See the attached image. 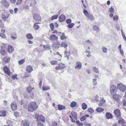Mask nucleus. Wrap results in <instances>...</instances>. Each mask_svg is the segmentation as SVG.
<instances>
[{
	"label": "nucleus",
	"instance_id": "nucleus-1",
	"mask_svg": "<svg viewBox=\"0 0 126 126\" xmlns=\"http://www.w3.org/2000/svg\"><path fill=\"white\" fill-rule=\"evenodd\" d=\"M38 106L35 102H31L29 104L28 109L30 111L33 112L36 110Z\"/></svg>",
	"mask_w": 126,
	"mask_h": 126
},
{
	"label": "nucleus",
	"instance_id": "nucleus-2",
	"mask_svg": "<svg viewBox=\"0 0 126 126\" xmlns=\"http://www.w3.org/2000/svg\"><path fill=\"white\" fill-rule=\"evenodd\" d=\"M117 87L121 91L124 92L126 90V86L121 83L117 84Z\"/></svg>",
	"mask_w": 126,
	"mask_h": 126
},
{
	"label": "nucleus",
	"instance_id": "nucleus-3",
	"mask_svg": "<svg viewBox=\"0 0 126 126\" xmlns=\"http://www.w3.org/2000/svg\"><path fill=\"white\" fill-rule=\"evenodd\" d=\"M113 98L117 102H119L122 96L118 94H115L113 95Z\"/></svg>",
	"mask_w": 126,
	"mask_h": 126
},
{
	"label": "nucleus",
	"instance_id": "nucleus-4",
	"mask_svg": "<svg viewBox=\"0 0 126 126\" xmlns=\"http://www.w3.org/2000/svg\"><path fill=\"white\" fill-rule=\"evenodd\" d=\"M2 17L3 19H6L8 18L9 16V15L6 12L3 10L2 11Z\"/></svg>",
	"mask_w": 126,
	"mask_h": 126
},
{
	"label": "nucleus",
	"instance_id": "nucleus-5",
	"mask_svg": "<svg viewBox=\"0 0 126 126\" xmlns=\"http://www.w3.org/2000/svg\"><path fill=\"white\" fill-rule=\"evenodd\" d=\"M33 18L37 21H40L41 19V18L40 16L37 14H34L33 16Z\"/></svg>",
	"mask_w": 126,
	"mask_h": 126
},
{
	"label": "nucleus",
	"instance_id": "nucleus-6",
	"mask_svg": "<svg viewBox=\"0 0 126 126\" xmlns=\"http://www.w3.org/2000/svg\"><path fill=\"white\" fill-rule=\"evenodd\" d=\"M114 113L117 117H120L121 116L120 111L118 109H117L115 110L114 111Z\"/></svg>",
	"mask_w": 126,
	"mask_h": 126
},
{
	"label": "nucleus",
	"instance_id": "nucleus-7",
	"mask_svg": "<svg viewBox=\"0 0 126 126\" xmlns=\"http://www.w3.org/2000/svg\"><path fill=\"white\" fill-rule=\"evenodd\" d=\"M0 2L6 8H8L9 6V3L6 0H2Z\"/></svg>",
	"mask_w": 126,
	"mask_h": 126
},
{
	"label": "nucleus",
	"instance_id": "nucleus-8",
	"mask_svg": "<svg viewBox=\"0 0 126 126\" xmlns=\"http://www.w3.org/2000/svg\"><path fill=\"white\" fill-rule=\"evenodd\" d=\"M76 66L75 68L77 69H80L82 67V64L81 62L79 61H78L76 63Z\"/></svg>",
	"mask_w": 126,
	"mask_h": 126
},
{
	"label": "nucleus",
	"instance_id": "nucleus-9",
	"mask_svg": "<svg viewBox=\"0 0 126 126\" xmlns=\"http://www.w3.org/2000/svg\"><path fill=\"white\" fill-rule=\"evenodd\" d=\"M14 49L13 47L11 45H8V46L7 50L9 53H12L14 51Z\"/></svg>",
	"mask_w": 126,
	"mask_h": 126
},
{
	"label": "nucleus",
	"instance_id": "nucleus-10",
	"mask_svg": "<svg viewBox=\"0 0 126 126\" xmlns=\"http://www.w3.org/2000/svg\"><path fill=\"white\" fill-rule=\"evenodd\" d=\"M65 66L64 64L62 63H60L59 64L58 66L55 67V69L57 70H60L63 68Z\"/></svg>",
	"mask_w": 126,
	"mask_h": 126
},
{
	"label": "nucleus",
	"instance_id": "nucleus-11",
	"mask_svg": "<svg viewBox=\"0 0 126 126\" xmlns=\"http://www.w3.org/2000/svg\"><path fill=\"white\" fill-rule=\"evenodd\" d=\"M59 20L60 22L64 21L65 20V15H62L59 17Z\"/></svg>",
	"mask_w": 126,
	"mask_h": 126
},
{
	"label": "nucleus",
	"instance_id": "nucleus-12",
	"mask_svg": "<svg viewBox=\"0 0 126 126\" xmlns=\"http://www.w3.org/2000/svg\"><path fill=\"white\" fill-rule=\"evenodd\" d=\"M58 38V37L54 34H52L49 36L50 40L52 41L57 40Z\"/></svg>",
	"mask_w": 126,
	"mask_h": 126
},
{
	"label": "nucleus",
	"instance_id": "nucleus-13",
	"mask_svg": "<svg viewBox=\"0 0 126 126\" xmlns=\"http://www.w3.org/2000/svg\"><path fill=\"white\" fill-rule=\"evenodd\" d=\"M3 69L5 73L7 74L8 75H10V72L8 67L5 66L3 68Z\"/></svg>",
	"mask_w": 126,
	"mask_h": 126
},
{
	"label": "nucleus",
	"instance_id": "nucleus-14",
	"mask_svg": "<svg viewBox=\"0 0 126 126\" xmlns=\"http://www.w3.org/2000/svg\"><path fill=\"white\" fill-rule=\"evenodd\" d=\"M106 116L107 119H112L113 116L112 114L110 112H107L106 113Z\"/></svg>",
	"mask_w": 126,
	"mask_h": 126
},
{
	"label": "nucleus",
	"instance_id": "nucleus-15",
	"mask_svg": "<svg viewBox=\"0 0 126 126\" xmlns=\"http://www.w3.org/2000/svg\"><path fill=\"white\" fill-rule=\"evenodd\" d=\"M4 47L3 46H1L0 47V54L2 55H4L6 53L5 50L3 49Z\"/></svg>",
	"mask_w": 126,
	"mask_h": 126
},
{
	"label": "nucleus",
	"instance_id": "nucleus-16",
	"mask_svg": "<svg viewBox=\"0 0 126 126\" xmlns=\"http://www.w3.org/2000/svg\"><path fill=\"white\" fill-rule=\"evenodd\" d=\"M106 101L103 98H102L101 99L100 102L99 103L98 105L99 106H103L104 105V103Z\"/></svg>",
	"mask_w": 126,
	"mask_h": 126
},
{
	"label": "nucleus",
	"instance_id": "nucleus-17",
	"mask_svg": "<svg viewBox=\"0 0 126 126\" xmlns=\"http://www.w3.org/2000/svg\"><path fill=\"white\" fill-rule=\"evenodd\" d=\"M33 70L32 67L30 65L27 66L26 68V71L28 73H30Z\"/></svg>",
	"mask_w": 126,
	"mask_h": 126
},
{
	"label": "nucleus",
	"instance_id": "nucleus-18",
	"mask_svg": "<svg viewBox=\"0 0 126 126\" xmlns=\"http://www.w3.org/2000/svg\"><path fill=\"white\" fill-rule=\"evenodd\" d=\"M22 123L23 126H29V122L26 120L22 121Z\"/></svg>",
	"mask_w": 126,
	"mask_h": 126
},
{
	"label": "nucleus",
	"instance_id": "nucleus-19",
	"mask_svg": "<svg viewBox=\"0 0 126 126\" xmlns=\"http://www.w3.org/2000/svg\"><path fill=\"white\" fill-rule=\"evenodd\" d=\"M11 106L12 109L13 110H15L17 109L16 105L15 103H12L11 105Z\"/></svg>",
	"mask_w": 126,
	"mask_h": 126
},
{
	"label": "nucleus",
	"instance_id": "nucleus-20",
	"mask_svg": "<svg viewBox=\"0 0 126 126\" xmlns=\"http://www.w3.org/2000/svg\"><path fill=\"white\" fill-rule=\"evenodd\" d=\"M67 45L68 44L67 42H64L62 43L61 45V46L62 47H63L65 48L67 47Z\"/></svg>",
	"mask_w": 126,
	"mask_h": 126
},
{
	"label": "nucleus",
	"instance_id": "nucleus-21",
	"mask_svg": "<svg viewBox=\"0 0 126 126\" xmlns=\"http://www.w3.org/2000/svg\"><path fill=\"white\" fill-rule=\"evenodd\" d=\"M6 111L4 110L0 111V116H6Z\"/></svg>",
	"mask_w": 126,
	"mask_h": 126
},
{
	"label": "nucleus",
	"instance_id": "nucleus-22",
	"mask_svg": "<svg viewBox=\"0 0 126 126\" xmlns=\"http://www.w3.org/2000/svg\"><path fill=\"white\" fill-rule=\"evenodd\" d=\"M34 88L33 87L32 88L31 86H29L27 88L28 92L29 93H30L31 92L32 90Z\"/></svg>",
	"mask_w": 126,
	"mask_h": 126
},
{
	"label": "nucleus",
	"instance_id": "nucleus-23",
	"mask_svg": "<svg viewBox=\"0 0 126 126\" xmlns=\"http://www.w3.org/2000/svg\"><path fill=\"white\" fill-rule=\"evenodd\" d=\"M3 61L7 63H8L10 61V59L8 57H5L4 58L2 59Z\"/></svg>",
	"mask_w": 126,
	"mask_h": 126
},
{
	"label": "nucleus",
	"instance_id": "nucleus-24",
	"mask_svg": "<svg viewBox=\"0 0 126 126\" xmlns=\"http://www.w3.org/2000/svg\"><path fill=\"white\" fill-rule=\"evenodd\" d=\"M38 23H35L33 25V27L34 29L36 30H38L39 28V26L37 25V24Z\"/></svg>",
	"mask_w": 126,
	"mask_h": 126
},
{
	"label": "nucleus",
	"instance_id": "nucleus-25",
	"mask_svg": "<svg viewBox=\"0 0 126 126\" xmlns=\"http://www.w3.org/2000/svg\"><path fill=\"white\" fill-rule=\"evenodd\" d=\"M39 118V120H40L43 122H44L45 121V118L42 115H40L37 119Z\"/></svg>",
	"mask_w": 126,
	"mask_h": 126
},
{
	"label": "nucleus",
	"instance_id": "nucleus-26",
	"mask_svg": "<svg viewBox=\"0 0 126 126\" xmlns=\"http://www.w3.org/2000/svg\"><path fill=\"white\" fill-rule=\"evenodd\" d=\"M104 110V109L102 108L99 107L97 108L95 110L96 112H100L103 111Z\"/></svg>",
	"mask_w": 126,
	"mask_h": 126
},
{
	"label": "nucleus",
	"instance_id": "nucleus-27",
	"mask_svg": "<svg viewBox=\"0 0 126 126\" xmlns=\"http://www.w3.org/2000/svg\"><path fill=\"white\" fill-rule=\"evenodd\" d=\"M88 16V19L91 21H93L95 19V18L92 15H90Z\"/></svg>",
	"mask_w": 126,
	"mask_h": 126
},
{
	"label": "nucleus",
	"instance_id": "nucleus-28",
	"mask_svg": "<svg viewBox=\"0 0 126 126\" xmlns=\"http://www.w3.org/2000/svg\"><path fill=\"white\" fill-rule=\"evenodd\" d=\"M58 109L59 110H62L65 108V107L64 106L61 105H58Z\"/></svg>",
	"mask_w": 126,
	"mask_h": 126
},
{
	"label": "nucleus",
	"instance_id": "nucleus-29",
	"mask_svg": "<svg viewBox=\"0 0 126 126\" xmlns=\"http://www.w3.org/2000/svg\"><path fill=\"white\" fill-rule=\"evenodd\" d=\"M26 37L28 39H33V37L31 34H27L26 35Z\"/></svg>",
	"mask_w": 126,
	"mask_h": 126
},
{
	"label": "nucleus",
	"instance_id": "nucleus-30",
	"mask_svg": "<svg viewBox=\"0 0 126 126\" xmlns=\"http://www.w3.org/2000/svg\"><path fill=\"white\" fill-rule=\"evenodd\" d=\"M77 105L76 103L74 101L72 102L71 103L70 106L72 107H75Z\"/></svg>",
	"mask_w": 126,
	"mask_h": 126
},
{
	"label": "nucleus",
	"instance_id": "nucleus-31",
	"mask_svg": "<svg viewBox=\"0 0 126 126\" xmlns=\"http://www.w3.org/2000/svg\"><path fill=\"white\" fill-rule=\"evenodd\" d=\"M71 114L74 118L77 119V114L76 113L73 112H71Z\"/></svg>",
	"mask_w": 126,
	"mask_h": 126
},
{
	"label": "nucleus",
	"instance_id": "nucleus-32",
	"mask_svg": "<svg viewBox=\"0 0 126 126\" xmlns=\"http://www.w3.org/2000/svg\"><path fill=\"white\" fill-rule=\"evenodd\" d=\"M82 108L83 110H85L87 108V105L84 103H82Z\"/></svg>",
	"mask_w": 126,
	"mask_h": 126
},
{
	"label": "nucleus",
	"instance_id": "nucleus-33",
	"mask_svg": "<svg viewBox=\"0 0 126 126\" xmlns=\"http://www.w3.org/2000/svg\"><path fill=\"white\" fill-rule=\"evenodd\" d=\"M93 70L94 72L96 73H99V70L97 68H96L95 67H94Z\"/></svg>",
	"mask_w": 126,
	"mask_h": 126
},
{
	"label": "nucleus",
	"instance_id": "nucleus-34",
	"mask_svg": "<svg viewBox=\"0 0 126 126\" xmlns=\"http://www.w3.org/2000/svg\"><path fill=\"white\" fill-rule=\"evenodd\" d=\"M102 50L103 52L105 53H107L108 50L107 48L106 47H102Z\"/></svg>",
	"mask_w": 126,
	"mask_h": 126
},
{
	"label": "nucleus",
	"instance_id": "nucleus-35",
	"mask_svg": "<svg viewBox=\"0 0 126 126\" xmlns=\"http://www.w3.org/2000/svg\"><path fill=\"white\" fill-rule=\"evenodd\" d=\"M42 89L44 91H46L49 90L50 89V87L48 86H43L42 87Z\"/></svg>",
	"mask_w": 126,
	"mask_h": 126
},
{
	"label": "nucleus",
	"instance_id": "nucleus-36",
	"mask_svg": "<svg viewBox=\"0 0 126 126\" xmlns=\"http://www.w3.org/2000/svg\"><path fill=\"white\" fill-rule=\"evenodd\" d=\"M62 34L60 38L61 40H64L66 38V37L65 36L64 34L63 33H62Z\"/></svg>",
	"mask_w": 126,
	"mask_h": 126
},
{
	"label": "nucleus",
	"instance_id": "nucleus-37",
	"mask_svg": "<svg viewBox=\"0 0 126 126\" xmlns=\"http://www.w3.org/2000/svg\"><path fill=\"white\" fill-rule=\"evenodd\" d=\"M58 16V15H53L51 17V19L53 20L54 19H56L57 18Z\"/></svg>",
	"mask_w": 126,
	"mask_h": 126
},
{
	"label": "nucleus",
	"instance_id": "nucleus-38",
	"mask_svg": "<svg viewBox=\"0 0 126 126\" xmlns=\"http://www.w3.org/2000/svg\"><path fill=\"white\" fill-rule=\"evenodd\" d=\"M86 45H91L92 43V42L89 40H87L85 41Z\"/></svg>",
	"mask_w": 126,
	"mask_h": 126
},
{
	"label": "nucleus",
	"instance_id": "nucleus-39",
	"mask_svg": "<svg viewBox=\"0 0 126 126\" xmlns=\"http://www.w3.org/2000/svg\"><path fill=\"white\" fill-rule=\"evenodd\" d=\"M50 63L51 64L53 65L56 64H58L57 61L55 60L51 61L50 62Z\"/></svg>",
	"mask_w": 126,
	"mask_h": 126
},
{
	"label": "nucleus",
	"instance_id": "nucleus-40",
	"mask_svg": "<svg viewBox=\"0 0 126 126\" xmlns=\"http://www.w3.org/2000/svg\"><path fill=\"white\" fill-rule=\"evenodd\" d=\"M76 123L78 126H81L83 125L82 122L80 123L79 121L77 120L76 122Z\"/></svg>",
	"mask_w": 126,
	"mask_h": 126
},
{
	"label": "nucleus",
	"instance_id": "nucleus-41",
	"mask_svg": "<svg viewBox=\"0 0 126 126\" xmlns=\"http://www.w3.org/2000/svg\"><path fill=\"white\" fill-rule=\"evenodd\" d=\"M75 24L74 23H72L68 25V27L69 28H72L73 26Z\"/></svg>",
	"mask_w": 126,
	"mask_h": 126
},
{
	"label": "nucleus",
	"instance_id": "nucleus-42",
	"mask_svg": "<svg viewBox=\"0 0 126 126\" xmlns=\"http://www.w3.org/2000/svg\"><path fill=\"white\" fill-rule=\"evenodd\" d=\"M25 62V60L24 59H22L21 60L19 61L18 63L19 65L23 64Z\"/></svg>",
	"mask_w": 126,
	"mask_h": 126
},
{
	"label": "nucleus",
	"instance_id": "nucleus-43",
	"mask_svg": "<svg viewBox=\"0 0 126 126\" xmlns=\"http://www.w3.org/2000/svg\"><path fill=\"white\" fill-rule=\"evenodd\" d=\"M116 88L110 90V92L111 94H112L114 93L115 91H116Z\"/></svg>",
	"mask_w": 126,
	"mask_h": 126
},
{
	"label": "nucleus",
	"instance_id": "nucleus-44",
	"mask_svg": "<svg viewBox=\"0 0 126 126\" xmlns=\"http://www.w3.org/2000/svg\"><path fill=\"white\" fill-rule=\"evenodd\" d=\"M118 123L119 124H121L125 123L124 120L123 119L119 120L118 121Z\"/></svg>",
	"mask_w": 126,
	"mask_h": 126
},
{
	"label": "nucleus",
	"instance_id": "nucleus-45",
	"mask_svg": "<svg viewBox=\"0 0 126 126\" xmlns=\"http://www.w3.org/2000/svg\"><path fill=\"white\" fill-rule=\"evenodd\" d=\"M14 116L16 117H18L19 116V113L16 111L14 112Z\"/></svg>",
	"mask_w": 126,
	"mask_h": 126
},
{
	"label": "nucleus",
	"instance_id": "nucleus-46",
	"mask_svg": "<svg viewBox=\"0 0 126 126\" xmlns=\"http://www.w3.org/2000/svg\"><path fill=\"white\" fill-rule=\"evenodd\" d=\"M0 36L3 38H5L6 37L4 33H0Z\"/></svg>",
	"mask_w": 126,
	"mask_h": 126
},
{
	"label": "nucleus",
	"instance_id": "nucleus-47",
	"mask_svg": "<svg viewBox=\"0 0 126 126\" xmlns=\"http://www.w3.org/2000/svg\"><path fill=\"white\" fill-rule=\"evenodd\" d=\"M50 27L51 31H53L54 29V25L52 23H51L50 24Z\"/></svg>",
	"mask_w": 126,
	"mask_h": 126
},
{
	"label": "nucleus",
	"instance_id": "nucleus-48",
	"mask_svg": "<svg viewBox=\"0 0 126 126\" xmlns=\"http://www.w3.org/2000/svg\"><path fill=\"white\" fill-rule=\"evenodd\" d=\"M93 29L95 31H97L99 30V28L96 25H94L93 27Z\"/></svg>",
	"mask_w": 126,
	"mask_h": 126
},
{
	"label": "nucleus",
	"instance_id": "nucleus-49",
	"mask_svg": "<svg viewBox=\"0 0 126 126\" xmlns=\"http://www.w3.org/2000/svg\"><path fill=\"white\" fill-rule=\"evenodd\" d=\"M57 123L54 121L53 122L52 124L50 126H57Z\"/></svg>",
	"mask_w": 126,
	"mask_h": 126
},
{
	"label": "nucleus",
	"instance_id": "nucleus-50",
	"mask_svg": "<svg viewBox=\"0 0 126 126\" xmlns=\"http://www.w3.org/2000/svg\"><path fill=\"white\" fill-rule=\"evenodd\" d=\"M44 47L45 48L47 49L48 50H50V46L48 45H44Z\"/></svg>",
	"mask_w": 126,
	"mask_h": 126
},
{
	"label": "nucleus",
	"instance_id": "nucleus-51",
	"mask_svg": "<svg viewBox=\"0 0 126 126\" xmlns=\"http://www.w3.org/2000/svg\"><path fill=\"white\" fill-rule=\"evenodd\" d=\"M83 13L85 15V16H88L89 14L87 11V10H84L83 11Z\"/></svg>",
	"mask_w": 126,
	"mask_h": 126
},
{
	"label": "nucleus",
	"instance_id": "nucleus-52",
	"mask_svg": "<svg viewBox=\"0 0 126 126\" xmlns=\"http://www.w3.org/2000/svg\"><path fill=\"white\" fill-rule=\"evenodd\" d=\"M96 79H94L93 80V83L94 85H95L97 84V82H96Z\"/></svg>",
	"mask_w": 126,
	"mask_h": 126
},
{
	"label": "nucleus",
	"instance_id": "nucleus-53",
	"mask_svg": "<svg viewBox=\"0 0 126 126\" xmlns=\"http://www.w3.org/2000/svg\"><path fill=\"white\" fill-rule=\"evenodd\" d=\"M88 110L89 112L91 113H93L94 112L92 108H90L88 109Z\"/></svg>",
	"mask_w": 126,
	"mask_h": 126
},
{
	"label": "nucleus",
	"instance_id": "nucleus-54",
	"mask_svg": "<svg viewBox=\"0 0 126 126\" xmlns=\"http://www.w3.org/2000/svg\"><path fill=\"white\" fill-rule=\"evenodd\" d=\"M71 22V20L70 19H67L66 20V23L67 24H70Z\"/></svg>",
	"mask_w": 126,
	"mask_h": 126
},
{
	"label": "nucleus",
	"instance_id": "nucleus-55",
	"mask_svg": "<svg viewBox=\"0 0 126 126\" xmlns=\"http://www.w3.org/2000/svg\"><path fill=\"white\" fill-rule=\"evenodd\" d=\"M86 117L85 116H83L80 118V120L81 121H83L86 119Z\"/></svg>",
	"mask_w": 126,
	"mask_h": 126
},
{
	"label": "nucleus",
	"instance_id": "nucleus-56",
	"mask_svg": "<svg viewBox=\"0 0 126 126\" xmlns=\"http://www.w3.org/2000/svg\"><path fill=\"white\" fill-rule=\"evenodd\" d=\"M22 0H17V2L16 3L17 5H19L20 4L22 1Z\"/></svg>",
	"mask_w": 126,
	"mask_h": 126
},
{
	"label": "nucleus",
	"instance_id": "nucleus-57",
	"mask_svg": "<svg viewBox=\"0 0 126 126\" xmlns=\"http://www.w3.org/2000/svg\"><path fill=\"white\" fill-rule=\"evenodd\" d=\"M3 24L2 20H0V27H2L3 26Z\"/></svg>",
	"mask_w": 126,
	"mask_h": 126
},
{
	"label": "nucleus",
	"instance_id": "nucleus-58",
	"mask_svg": "<svg viewBox=\"0 0 126 126\" xmlns=\"http://www.w3.org/2000/svg\"><path fill=\"white\" fill-rule=\"evenodd\" d=\"M119 50L120 52V54L121 55H123L124 52L123 50L122 49H119Z\"/></svg>",
	"mask_w": 126,
	"mask_h": 126
},
{
	"label": "nucleus",
	"instance_id": "nucleus-59",
	"mask_svg": "<svg viewBox=\"0 0 126 126\" xmlns=\"http://www.w3.org/2000/svg\"><path fill=\"white\" fill-rule=\"evenodd\" d=\"M37 124L39 125L40 126H44L43 124L41 122H38L37 123Z\"/></svg>",
	"mask_w": 126,
	"mask_h": 126
},
{
	"label": "nucleus",
	"instance_id": "nucleus-60",
	"mask_svg": "<svg viewBox=\"0 0 126 126\" xmlns=\"http://www.w3.org/2000/svg\"><path fill=\"white\" fill-rule=\"evenodd\" d=\"M116 88V86L114 85H112L110 87V90Z\"/></svg>",
	"mask_w": 126,
	"mask_h": 126
},
{
	"label": "nucleus",
	"instance_id": "nucleus-61",
	"mask_svg": "<svg viewBox=\"0 0 126 126\" xmlns=\"http://www.w3.org/2000/svg\"><path fill=\"white\" fill-rule=\"evenodd\" d=\"M17 75H13L12 76V78L13 79H17V78H16Z\"/></svg>",
	"mask_w": 126,
	"mask_h": 126
},
{
	"label": "nucleus",
	"instance_id": "nucleus-62",
	"mask_svg": "<svg viewBox=\"0 0 126 126\" xmlns=\"http://www.w3.org/2000/svg\"><path fill=\"white\" fill-rule=\"evenodd\" d=\"M114 20H117L118 19V17L117 16H115L113 17Z\"/></svg>",
	"mask_w": 126,
	"mask_h": 126
},
{
	"label": "nucleus",
	"instance_id": "nucleus-63",
	"mask_svg": "<svg viewBox=\"0 0 126 126\" xmlns=\"http://www.w3.org/2000/svg\"><path fill=\"white\" fill-rule=\"evenodd\" d=\"M32 0H27L25 2V3H29L30 4H31V1Z\"/></svg>",
	"mask_w": 126,
	"mask_h": 126
},
{
	"label": "nucleus",
	"instance_id": "nucleus-64",
	"mask_svg": "<svg viewBox=\"0 0 126 126\" xmlns=\"http://www.w3.org/2000/svg\"><path fill=\"white\" fill-rule=\"evenodd\" d=\"M113 9L112 8V7H111V8H109V11L110 12H112L113 11Z\"/></svg>",
	"mask_w": 126,
	"mask_h": 126
}]
</instances>
